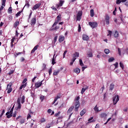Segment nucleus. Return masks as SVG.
Masks as SVG:
<instances>
[{"mask_svg":"<svg viewBox=\"0 0 128 128\" xmlns=\"http://www.w3.org/2000/svg\"><path fill=\"white\" fill-rule=\"evenodd\" d=\"M26 100V96H22V98H19L17 100V104H18V106H17V110H20V108H22V104H20V102L22 104H24V102Z\"/></svg>","mask_w":128,"mask_h":128,"instance_id":"1","label":"nucleus"},{"mask_svg":"<svg viewBox=\"0 0 128 128\" xmlns=\"http://www.w3.org/2000/svg\"><path fill=\"white\" fill-rule=\"evenodd\" d=\"M62 20V14H59L58 16H57L56 18L55 19V22L52 25V28H54Z\"/></svg>","mask_w":128,"mask_h":128,"instance_id":"2","label":"nucleus"},{"mask_svg":"<svg viewBox=\"0 0 128 128\" xmlns=\"http://www.w3.org/2000/svg\"><path fill=\"white\" fill-rule=\"evenodd\" d=\"M82 12L79 11L76 14V20L80 22L82 20Z\"/></svg>","mask_w":128,"mask_h":128,"instance_id":"3","label":"nucleus"},{"mask_svg":"<svg viewBox=\"0 0 128 128\" xmlns=\"http://www.w3.org/2000/svg\"><path fill=\"white\" fill-rule=\"evenodd\" d=\"M120 100V98L118 97V96L116 95L113 97V104H116L118 103V102Z\"/></svg>","mask_w":128,"mask_h":128,"instance_id":"4","label":"nucleus"},{"mask_svg":"<svg viewBox=\"0 0 128 128\" xmlns=\"http://www.w3.org/2000/svg\"><path fill=\"white\" fill-rule=\"evenodd\" d=\"M88 24L92 28H94L98 26V23L96 22H89Z\"/></svg>","mask_w":128,"mask_h":128,"instance_id":"5","label":"nucleus"},{"mask_svg":"<svg viewBox=\"0 0 128 128\" xmlns=\"http://www.w3.org/2000/svg\"><path fill=\"white\" fill-rule=\"evenodd\" d=\"M43 80L41 81L40 82H37L35 83V88H38L42 86V84Z\"/></svg>","mask_w":128,"mask_h":128,"instance_id":"6","label":"nucleus"},{"mask_svg":"<svg viewBox=\"0 0 128 128\" xmlns=\"http://www.w3.org/2000/svg\"><path fill=\"white\" fill-rule=\"evenodd\" d=\"M36 23V18L34 17L31 20V26H34L35 24Z\"/></svg>","mask_w":128,"mask_h":128,"instance_id":"7","label":"nucleus"},{"mask_svg":"<svg viewBox=\"0 0 128 128\" xmlns=\"http://www.w3.org/2000/svg\"><path fill=\"white\" fill-rule=\"evenodd\" d=\"M40 4H36L35 6H34L32 8V10H38V8L40 7Z\"/></svg>","mask_w":128,"mask_h":128,"instance_id":"8","label":"nucleus"},{"mask_svg":"<svg viewBox=\"0 0 128 128\" xmlns=\"http://www.w3.org/2000/svg\"><path fill=\"white\" fill-rule=\"evenodd\" d=\"M105 22L106 24H110V16H105Z\"/></svg>","mask_w":128,"mask_h":128,"instance_id":"9","label":"nucleus"},{"mask_svg":"<svg viewBox=\"0 0 128 128\" xmlns=\"http://www.w3.org/2000/svg\"><path fill=\"white\" fill-rule=\"evenodd\" d=\"M96 120H94V117H90L88 120V122L87 124H92V122H95Z\"/></svg>","mask_w":128,"mask_h":128,"instance_id":"10","label":"nucleus"},{"mask_svg":"<svg viewBox=\"0 0 128 128\" xmlns=\"http://www.w3.org/2000/svg\"><path fill=\"white\" fill-rule=\"evenodd\" d=\"M88 86H84V88H82V89L81 94H82L84 92H86V90H88Z\"/></svg>","mask_w":128,"mask_h":128,"instance_id":"11","label":"nucleus"},{"mask_svg":"<svg viewBox=\"0 0 128 128\" xmlns=\"http://www.w3.org/2000/svg\"><path fill=\"white\" fill-rule=\"evenodd\" d=\"M80 96H78L75 98V104H80Z\"/></svg>","mask_w":128,"mask_h":128,"instance_id":"12","label":"nucleus"},{"mask_svg":"<svg viewBox=\"0 0 128 128\" xmlns=\"http://www.w3.org/2000/svg\"><path fill=\"white\" fill-rule=\"evenodd\" d=\"M64 40V37L63 36H59L58 38V42H62Z\"/></svg>","mask_w":128,"mask_h":128,"instance_id":"13","label":"nucleus"},{"mask_svg":"<svg viewBox=\"0 0 128 128\" xmlns=\"http://www.w3.org/2000/svg\"><path fill=\"white\" fill-rule=\"evenodd\" d=\"M67 126L68 128L70 127V126H74V121H72L70 122H69L68 124H67Z\"/></svg>","mask_w":128,"mask_h":128,"instance_id":"14","label":"nucleus"},{"mask_svg":"<svg viewBox=\"0 0 128 128\" xmlns=\"http://www.w3.org/2000/svg\"><path fill=\"white\" fill-rule=\"evenodd\" d=\"M58 28H60V26H56L54 28L52 27H52L50 28V30L54 31V30H58Z\"/></svg>","mask_w":128,"mask_h":128,"instance_id":"15","label":"nucleus"},{"mask_svg":"<svg viewBox=\"0 0 128 128\" xmlns=\"http://www.w3.org/2000/svg\"><path fill=\"white\" fill-rule=\"evenodd\" d=\"M6 116L8 118H10L12 116V112H6Z\"/></svg>","mask_w":128,"mask_h":128,"instance_id":"16","label":"nucleus"},{"mask_svg":"<svg viewBox=\"0 0 128 128\" xmlns=\"http://www.w3.org/2000/svg\"><path fill=\"white\" fill-rule=\"evenodd\" d=\"M88 36L86 34H84L82 36V40H88Z\"/></svg>","mask_w":128,"mask_h":128,"instance_id":"17","label":"nucleus"},{"mask_svg":"<svg viewBox=\"0 0 128 128\" xmlns=\"http://www.w3.org/2000/svg\"><path fill=\"white\" fill-rule=\"evenodd\" d=\"M108 115L104 113V112H102L101 114H100V118H106V116Z\"/></svg>","mask_w":128,"mask_h":128,"instance_id":"18","label":"nucleus"},{"mask_svg":"<svg viewBox=\"0 0 128 128\" xmlns=\"http://www.w3.org/2000/svg\"><path fill=\"white\" fill-rule=\"evenodd\" d=\"M94 112H100V110H102L101 109H100L98 107V106L96 105V106L94 108Z\"/></svg>","mask_w":128,"mask_h":128,"instance_id":"19","label":"nucleus"},{"mask_svg":"<svg viewBox=\"0 0 128 128\" xmlns=\"http://www.w3.org/2000/svg\"><path fill=\"white\" fill-rule=\"evenodd\" d=\"M54 126V123L53 122L50 123V124H48L46 126V128H50V126Z\"/></svg>","mask_w":128,"mask_h":128,"instance_id":"20","label":"nucleus"},{"mask_svg":"<svg viewBox=\"0 0 128 128\" xmlns=\"http://www.w3.org/2000/svg\"><path fill=\"white\" fill-rule=\"evenodd\" d=\"M114 38H118V36H120V34H118V31H116L114 33Z\"/></svg>","mask_w":128,"mask_h":128,"instance_id":"21","label":"nucleus"},{"mask_svg":"<svg viewBox=\"0 0 128 128\" xmlns=\"http://www.w3.org/2000/svg\"><path fill=\"white\" fill-rule=\"evenodd\" d=\"M78 56H80V53L78 52H76L73 54V58H78Z\"/></svg>","mask_w":128,"mask_h":128,"instance_id":"22","label":"nucleus"},{"mask_svg":"<svg viewBox=\"0 0 128 128\" xmlns=\"http://www.w3.org/2000/svg\"><path fill=\"white\" fill-rule=\"evenodd\" d=\"M64 0H60V3L58 5V8H60V6H62V4H64Z\"/></svg>","mask_w":128,"mask_h":128,"instance_id":"23","label":"nucleus"},{"mask_svg":"<svg viewBox=\"0 0 128 128\" xmlns=\"http://www.w3.org/2000/svg\"><path fill=\"white\" fill-rule=\"evenodd\" d=\"M14 40H16V38L14 37H13L12 38L11 40V47L12 48L14 46Z\"/></svg>","mask_w":128,"mask_h":128,"instance_id":"24","label":"nucleus"},{"mask_svg":"<svg viewBox=\"0 0 128 128\" xmlns=\"http://www.w3.org/2000/svg\"><path fill=\"white\" fill-rule=\"evenodd\" d=\"M58 98H60V95L58 96H57L54 98L53 104H55L56 102V100H58Z\"/></svg>","mask_w":128,"mask_h":128,"instance_id":"25","label":"nucleus"},{"mask_svg":"<svg viewBox=\"0 0 128 128\" xmlns=\"http://www.w3.org/2000/svg\"><path fill=\"white\" fill-rule=\"evenodd\" d=\"M114 88V84H111L110 86V90H112Z\"/></svg>","mask_w":128,"mask_h":128,"instance_id":"26","label":"nucleus"},{"mask_svg":"<svg viewBox=\"0 0 128 128\" xmlns=\"http://www.w3.org/2000/svg\"><path fill=\"white\" fill-rule=\"evenodd\" d=\"M60 70H54L53 73L54 76H58L60 74Z\"/></svg>","mask_w":128,"mask_h":128,"instance_id":"27","label":"nucleus"},{"mask_svg":"<svg viewBox=\"0 0 128 128\" xmlns=\"http://www.w3.org/2000/svg\"><path fill=\"white\" fill-rule=\"evenodd\" d=\"M74 71L76 74H80V70L78 68H75Z\"/></svg>","mask_w":128,"mask_h":128,"instance_id":"28","label":"nucleus"},{"mask_svg":"<svg viewBox=\"0 0 128 128\" xmlns=\"http://www.w3.org/2000/svg\"><path fill=\"white\" fill-rule=\"evenodd\" d=\"M80 104H75V112H78V108H80Z\"/></svg>","mask_w":128,"mask_h":128,"instance_id":"29","label":"nucleus"},{"mask_svg":"<svg viewBox=\"0 0 128 128\" xmlns=\"http://www.w3.org/2000/svg\"><path fill=\"white\" fill-rule=\"evenodd\" d=\"M87 56H88V58H92V52H88L87 53Z\"/></svg>","mask_w":128,"mask_h":128,"instance_id":"30","label":"nucleus"},{"mask_svg":"<svg viewBox=\"0 0 128 128\" xmlns=\"http://www.w3.org/2000/svg\"><path fill=\"white\" fill-rule=\"evenodd\" d=\"M12 83L10 82L9 84L7 85V90L12 88Z\"/></svg>","mask_w":128,"mask_h":128,"instance_id":"31","label":"nucleus"},{"mask_svg":"<svg viewBox=\"0 0 128 128\" xmlns=\"http://www.w3.org/2000/svg\"><path fill=\"white\" fill-rule=\"evenodd\" d=\"M90 16H92V18H93L94 16V10H90Z\"/></svg>","mask_w":128,"mask_h":128,"instance_id":"32","label":"nucleus"},{"mask_svg":"<svg viewBox=\"0 0 128 128\" xmlns=\"http://www.w3.org/2000/svg\"><path fill=\"white\" fill-rule=\"evenodd\" d=\"M26 122V119L24 118H22L20 119V123L22 124H24V122Z\"/></svg>","mask_w":128,"mask_h":128,"instance_id":"33","label":"nucleus"},{"mask_svg":"<svg viewBox=\"0 0 128 128\" xmlns=\"http://www.w3.org/2000/svg\"><path fill=\"white\" fill-rule=\"evenodd\" d=\"M74 106H71L68 111V112H72V110H74Z\"/></svg>","mask_w":128,"mask_h":128,"instance_id":"34","label":"nucleus"},{"mask_svg":"<svg viewBox=\"0 0 128 128\" xmlns=\"http://www.w3.org/2000/svg\"><path fill=\"white\" fill-rule=\"evenodd\" d=\"M114 57L110 58L108 60V62H114Z\"/></svg>","mask_w":128,"mask_h":128,"instance_id":"35","label":"nucleus"},{"mask_svg":"<svg viewBox=\"0 0 128 128\" xmlns=\"http://www.w3.org/2000/svg\"><path fill=\"white\" fill-rule=\"evenodd\" d=\"M32 113L30 112L27 115V120H30V118H32Z\"/></svg>","mask_w":128,"mask_h":128,"instance_id":"36","label":"nucleus"},{"mask_svg":"<svg viewBox=\"0 0 128 128\" xmlns=\"http://www.w3.org/2000/svg\"><path fill=\"white\" fill-rule=\"evenodd\" d=\"M54 56H56V54L54 55V57L52 59V64H56V60H54Z\"/></svg>","mask_w":128,"mask_h":128,"instance_id":"37","label":"nucleus"},{"mask_svg":"<svg viewBox=\"0 0 128 128\" xmlns=\"http://www.w3.org/2000/svg\"><path fill=\"white\" fill-rule=\"evenodd\" d=\"M104 52L106 54H108L110 52V50L108 49H105Z\"/></svg>","mask_w":128,"mask_h":128,"instance_id":"38","label":"nucleus"},{"mask_svg":"<svg viewBox=\"0 0 128 128\" xmlns=\"http://www.w3.org/2000/svg\"><path fill=\"white\" fill-rule=\"evenodd\" d=\"M18 24H20V22L16 21L14 24V28H16V26H18Z\"/></svg>","mask_w":128,"mask_h":128,"instance_id":"39","label":"nucleus"},{"mask_svg":"<svg viewBox=\"0 0 128 128\" xmlns=\"http://www.w3.org/2000/svg\"><path fill=\"white\" fill-rule=\"evenodd\" d=\"M79 62H80V66H84V62H82V59H80L79 60Z\"/></svg>","mask_w":128,"mask_h":128,"instance_id":"40","label":"nucleus"},{"mask_svg":"<svg viewBox=\"0 0 128 128\" xmlns=\"http://www.w3.org/2000/svg\"><path fill=\"white\" fill-rule=\"evenodd\" d=\"M120 68H122V70H124V64L122 62H120Z\"/></svg>","mask_w":128,"mask_h":128,"instance_id":"41","label":"nucleus"},{"mask_svg":"<svg viewBox=\"0 0 128 128\" xmlns=\"http://www.w3.org/2000/svg\"><path fill=\"white\" fill-rule=\"evenodd\" d=\"M26 8H30V4H28V2H26V4L23 8H26Z\"/></svg>","mask_w":128,"mask_h":128,"instance_id":"42","label":"nucleus"},{"mask_svg":"<svg viewBox=\"0 0 128 128\" xmlns=\"http://www.w3.org/2000/svg\"><path fill=\"white\" fill-rule=\"evenodd\" d=\"M119 18H120V20H122V22H124V18H122V14H120L119 16Z\"/></svg>","mask_w":128,"mask_h":128,"instance_id":"43","label":"nucleus"},{"mask_svg":"<svg viewBox=\"0 0 128 128\" xmlns=\"http://www.w3.org/2000/svg\"><path fill=\"white\" fill-rule=\"evenodd\" d=\"M8 12H10V14H12V7H10L8 10Z\"/></svg>","mask_w":128,"mask_h":128,"instance_id":"44","label":"nucleus"},{"mask_svg":"<svg viewBox=\"0 0 128 128\" xmlns=\"http://www.w3.org/2000/svg\"><path fill=\"white\" fill-rule=\"evenodd\" d=\"M112 31H108V36H110V38L112 36Z\"/></svg>","mask_w":128,"mask_h":128,"instance_id":"45","label":"nucleus"},{"mask_svg":"<svg viewBox=\"0 0 128 128\" xmlns=\"http://www.w3.org/2000/svg\"><path fill=\"white\" fill-rule=\"evenodd\" d=\"M20 14H22V11H19L16 14V16L18 18V16H20Z\"/></svg>","mask_w":128,"mask_h":128,"instance_id":"46","label":"nucleus"},{"mask_svg":"<svg viewBox=\"0 0 128 128\" xmlns=\"http://www.w3.org/2000/svg\"><path fill=\"white\" fill-rule=\"evenodd\" d=\"M14 70H10L8 73L9 76H11V74H14Z\"/></svg>","mask_w":128,"mask_h":128,"instance_id":"47","label":"nucleus"},{"mask_svg":"<svg viewBox=\"0 0 128 128\" xmlns=\"http://www.w3.org/2000/svg\"><path fill=\"white\" fill-rule=\"evenodd\" d=\"M81 30H82V27L80 26V24H78V32H80Z\"/></svg>","mask_w":128,"mask_h":128,"instance_id":"48","label":"nucleus"},{"mask_svg":"<svg viewBox=\"0 0 128 128\" xmlns=\"http://www.w3.org/2000/svg\"><path fill=\"white\" fill-rule=\"evenodd\" d=\"M40 122H45L46 120L44 118H42L40 120Z\"/></svg>","mask_w":128,"mask_h":128,"instance_id":"49","label":"nucleus"},{"mask_svg":"<svg viewBox=\"0 0 128 128\" xmlns=\"http://www.w3.org/2000/svg\"><path fill=\"white\" fill-rule=\"evenodd\" d=\"M120 2H122V0H116V4H120Z\"/></svg>","mask_w":128,"mask_h":128,"instance_id":"50","label":"nucleus"},{"mask_svg":"<svg viewBox=\"0 0 128 128\" xmlns=\"http://www.w3.org/2000/svg\"><path fill=\"white\" fill-rule=\"evenodd\" d=\"M114 66L115 68H118V62H116L115 63V64H114Z\"/></svg>","mask_w":128,"mask_h":128,"instance_id":"51","label":"nucleus"},{"mask_svg":"<svg viewBox=\"0 0 128 128\" xmlns=\"http://www.w3.org/2000/svg\"><path fill=\"white\" fill-rule=\"evenodd\" d=\"M40 100H42H42H44V96H40Z\"/></svg>","mask_w":128,"mask_h":128,"instance_id":"52","label":"nucleus"},{"mask_svg":"<svg viewBox=\"0 0 128 128\" xmlns=\"http://www.w3.org/2000/svg\"><path fill=\"white\" fill-rule=\"evenodd\" d=\"M68 52V51L65 50L64 54H63V58H66V53Z\"/></svg>","mask_w":128,"mask_h":128,"instance_id":"53","label":"nucleus"},{"mask_svg":"<svg viewBox=\"0 0 128 128\" xmlns=\"http://www.w3.org/2000/svg\"><path fill=\"white\" fill-rule=\"evenodd\" d=\"M7 90H8V94H10V92H12V88L10 89H7Z\"/></svg>","mask_w":128,"mask_h":128,"instance_id":"54","label":"nucleus"},{"mask_svg":"<svg viewBox=\"0 0 128 128\" xmlns=\"http://www.w3.org/2000/svg\"><path fill=\"white\" fill-rule=\"evenodd\" d=\"M52 68H50L49 70V71H48L50 76V74H52Z\"/></svg>","mask_w":128,"mask_h":128,"instance_id":"55","label":"nucleus"},{"mask_svg":"<svg viewBox=\"0 0 128 128\" xmlns=\"http://www.w3.org/2000/svg\"><path fill=\"white\" fill-rule=\"evenodd\" d=\"M14 106L12 108H11V110H10V112H13V110H14Z\"/></svg>","mask_w":128,"mask_h":128,"instance_id":"56","label":"nucleus"},{"mask_svg":"<svg viewBox=\"0 0 128 128\" xmlns=\"http://www.w3.org/2000/svg\"><path fill=\"white\" fill-rule=\"evenodd\" d=\"M38 45H36L34 47L33 49L35 50H38Z\"/></svg>","mask_w":128,"mask_h":128,"instance_id":"57","label":"nucleus"},{"mask_svg":"<svg viewBox=\"0 0 128 128\" xmlns=\"http://www.w3.org/2000/svg\"><path fill=\"white\" fill-rule=\"evenodd\" d=\"M36 76H35L32 80V82H34V80H36Z\"/></svg>","mask_w":128,"mask_h":128,"instance_id":"58","label":"nucleus"},{"mask_svg":"<svg viewBox=\"0 0 128 128\" xmlns=\"http://www.w3.org/2000/svg\"><path fill=\"white\" fill-rule=\"evenodd\" d=\"M24 60L25 59L24 58V57L21 58H20V62H24Z\"/></svg>","mask_w":128,"mask_h":128,"instance_id":"59","label":"nucleus"},{"mask_svg":"<svg viewBox=\"0 0 128 128\" xmlns=\"http://www.w3.org/2000/svg\"><path fill=\"white\" fill-rule=\"evenodd\" d=\"M48 112H54L52 111V110L51 109H49L48 110Z\"/></svg>","mask_w":128,"mask_h":128,"instance_id":"60","label":"nucleus"},{"mask_svg":"<svg viewBox=\"0 0 128 128\" xmlns=\"http://www.w3.org/2000/svg\"><path fill=\"white\" fill-rule=\"evenodd\" d=\"M26 80H26V78H24L22 81V84H26Z\"/></svg>","mask_w":128,"mask_h":128,"instance_id":"61","label":"nucleus"},{"mask_svg":"<svg viewBox=\"0 0 128 128\" xmlns=\"http://www.w3.org/2000/svg\"><path fill=\"white\" fill-rule=\"evenodd\" d=\"M60 112L56 113V114H55L54 116H60Z\"/></svg>","mask_w":128,"mask_h":128,"instance_id":"62","label":"nucleus"},{"mask_svg":"<svg viewBox=\"0 0 128 128\" xmlns=\"http://www.w3.org/2000/svg\"><path fill=\"white\" fill-rule=\"evenodd\" d=\"M51 8H52L53 10H56V8H54V6H52Z\"/></svg>","mask_w":128,"mask_h":128,"instance_id":"63","label":"nucleus"},{"mask_svg":"<svg viewBox=\"0 0 128 128\" xmlns=\"http://www.w3.org/2000/svg\"><path fill=\"white\" fill-rule=\"evenodd\" d=\"M95 128H100V124H96V126Z\"/></svg>","mask_w":128,"mask_h":128,"instance_id":"64","label":"nucleus"}]
</instances>
